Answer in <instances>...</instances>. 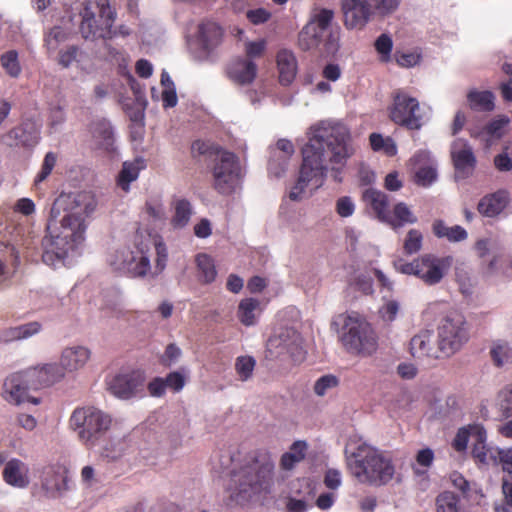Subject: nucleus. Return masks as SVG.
I'll return each mask as SVG.
<instances>
[{
	"label": "nucleus",
	"mask_w": 512,
	"mask_h": 512,
	"mask_svg": "<svg viewBox=\"0 0 512 512\" xmlns=\"http://www.w3.org/2000/svg\"><path fill=\"white\" fill-rule=\"evenodd\" d=\"M350 141V133L342 125L313 126L311 136L302 148L303 160L299 177L289 193V198L293 201L300 200L305 188L313 179L322 182L328 172L327 163L332 165L333 179L341 182L343 168L354 153Z\"/></svg>",
	"instance_id": "obj_1"
},
{
	"label": "nucleus",
	"mask_w": 512,
	"mask_h": 512,
	"mask_svg": "<svg viewBox=\"0 0 512 512\" xmlns=\"http://www.w3.org/2000/svg\"><path fill=\"white\" fill-rule=\"evenodd\" d=\"M345 453L347 467L359 482L382 486L393 479L395 466L391 457L361 439L350 438Z\"/></svg>",
	"instance_id": "obj_2"
},
{
	"label": "nucleus",
	"mask_w": 512,
	"mask_h": 512,
	"mask_svg": "<svg viewBox=\"0 0 512 512\" xmlns=\"http://www.w3.org/2000/svg\"><path fill=\"white\" fill-rule=\"evenodd\" d=\"M274 462L268 453H257L230 472L227 491L231 501L243 505L254 495L267 491L271 485Z\"/></svg>",
	"instance_id": "obj_3"
},
{
	"label": "nucleus",
	"mask_w": 512,
	"mask_h": 512,
	"mask_svg": "<svg viewBox=\"0 0 512 512\" xmlns=\"http://www.w3.org/2000/svg\"><path fill=\"white\" fill-rule=\"evenodd\" d=\"M63 378L62 370L57 364H47L43 367H30L9 375L3 384L2 397L13 405L25 402L39 404L40 400L30 396V390L49 387Z\"/></svg>",
	"instance_id": "obj_4"
},
{
	"label": "nucleus",
	"mask_w": 512,
	"mask_h": 512,
	"mask_svg": "<svg viewBox=\"0 0 512 512\" xmlns=\"http://www.w3.org/2000/svg\"><path fill=\"white\" fill-rule=\"evenodd\" d=\"M48 235L42 240V260L48 265H55L56 261H63L69 254L85 240V232L71 225L50 217L47 224Z\"/></svg>",
	"instance_id": "obj_5"
},
{
	"label": "nucleus",
	"mask_w": 512,
	"mask_h": 512,
	"mask_svg": "<svg viewBox=\"0 0 512 512\" xmlns=\"http://www.w3.org/2000/svg\"><path fill=\"white\" fill-rule=\"evenodd\" d=\"M332 325H342L344 330L340 340L345 350L353 355L370 356L378 347L377 336L365 319L349 315L339 314Z\"/></svg>",
	"instance_id": "obj_6"
},
{
	"label": "nucleus",
	"mask_w": 512,
	"mask_h": 512,
	"mask_svg": "<svg viewBox=\"0 0 512 512\" xmlns=\"http://www.w3.org/2000/svg\"><path fill=\"white\" fill-rule=\"evenodd\" d=\"M96 207V197L90 191L61 194L51 208V215L57 217L62 209L65 213L60 220L86 233V220L94 213Z\"/></svg>",
	"instance_id": "obj_7"
},
{
	"label": "nucleus",
	"mask_w": 512,
	"mask_h": 512,
	"mask_svg": "<svg viewBox=\"0 0 512 512\" xmlns=\"http://www.w3.org/2000/svg\"><path fill=\"white\" fill-rule=\"evenodd\" d=\"M69 422L80 441L87 448H93L109 430L111 418L93 406H86L76 408Z\"/></svg>",
	"instance_id": "obj_8"
},
{
	"label": "nucleus",
	"mask_w": 512,
	"mask_h": 512,
	"mask_svg": "<svg viewBox=\"0 0 512 512\" xmlns=\"http://www.w3.org/2000/svg\"><path fill=\"white\" fill-rule=\"evenodd\" d=\"M79 31L86 40L112 39L118 32L113 29L115 13L107 3V0H100L95 9L86 3L83 6Z\"/></svg>",
	"instance_id": "obj_9"
},
{
	"label": "nucleus",
	"mask_w": 512,
	"mask_h": 512,
	"mask_svg": "<svg viewBox=\"0 0 512 512\" xmlns=\"http://www.w3.org/2000/svg\"><path fill=\"white\" fill-rule=\"evenodd\" d=\"M453 263L451 256L437 257L434 254H424L412 262L403 259L394 261L395 269L405 275H413L426 285H436L441 282Z\"/></svg>",
	"instance_id": "obj_10"
},
{
	"label": "nucleus",
	"mask_w": 512,
	"mask_h": 512,
	"mask_svg": "<svg viewBox=\"0 0 512 512\" xmlns=\"http://www.w3.org/2000/svg\"><path fill=\"white\" fill-rule=\"evenodd\" d=\"M399 0H341L344 25L348 29H362L370 20L373 8L381 14L393 12Z\"/></svg>",
	"instance_id": "obj_11"
},
{
	"label": "nucleus",
	"mask_w": 512,
	"mask_h": 512,
	"mask_svg": "<svg viewBox=\"0 0 512 512\" xmlns=\"http://www.w3.org/2000/svg\"><path fill=\"white\" fill-rule=\"evenodd\" d=\"M392 103L388 106L389 119L409 130H419L423 126L420 103L404 89H396L391 94Z\"/></svg>",
	"instance_id": "obj_12"
},
{
	"label": "nucleus",
	"mask_w": 512,
	"mask_h": 512,
	"mask_svg": "<svg viewBox=\"0 0 512 512\" xmlns=\"http://www.w3.org/2000/svg\"><path fill=\"white\" fill-rule=\"evenodd\" d=\"M438 345L444 357L458 351L468 340L466 321L463 315L452 311L444 316L438 327Z\"/></svg>",
	"instance_id": "obj_13"
},
{
	"label": "nucleus",
	"mask_w": 512,
	"mask_h": 512,
	"mask_svg": "<svg viewBox=\"0 0 512 512\" xmlns=\"http://www.w3.org/2000/svg\"><path fill=\"white\" fill-rule=\"evenodd\" d=\"M241 168L233 152L219 151L212 166L213 188L222 195L232 194L240 181Z\"/></svg>",
	"instance_id": "obj_14"
},
{
	"label": "nucleus",
	"mask_w": 512,
	"mask_h": 512,
	"mask_svg": "<svg viewBox=\"0 0 512 512\" xmlns=\"http://www.w3.org/2000/svg\"><path fill=\"white\" fill-rule=\"evenodd\" d=\"M109 265L116 272L137 278L144 277L151 268L150 259L143 248H122L109 256Z\"/></svg>",
	"instance_id": "obj_15"
},
{
	"label": "nucleus",
	"mask_w": 512,
	"mask_h": 512,
	"mask_svg": "<svg viewBox=\"0 0 512 512\" xmlns=\"http://www.w3.org/2000/svg\"><path fill=\"white\" fill-rule=\"evenodd\" d=\"M334 12L330 9H321L314 17V22L306 25L299 34V43L304 50L318 46L319 38L331 24Z\"/></svg>",
	"instance_id": "obj_16"
},
{
	"label": "nucleus",
	"mask_w": 512,
	"mask_h": 512,
	"mask_svg": "<svg viewBox=\"0 0 512 512\" xmlns=\"http://www.w3.org/2000/svg\"><path fill=\"white\" fill-rule=\"evenodd\" d=\"M145 375L135 370L116 375L110 383L111 392L121 399H129L143 391Z\"/></svg>",
	"instance_id": "obj_17"
},
{
	"label": "nucleus",
	"mask_w": 512,
	"mask_h": 512,
	"mask_svg": "<svg viewBox=\"0 0 512 512\" xmlns=\"http://www.w3.org/2000/svg\"><path fill=\"white\" fill-rule=\"evenodd\" d=\"M451 158L454 168L463 175H469L476 167V157L469 143L461 138L453 141L451 145Z\"/></svg>",
	"instance_id": "obj_18"
},
{
	"label": "nucleus",
	"mask_w": 512,
	"mask_h": 512,
	"mask_svg": "<svg viewBox=\"0 0 512 512\" xmlns=\"http://www.w3.org/2000/svg\"><path fill=\"white\" fill-rule=\"evenodd\" d=\"M67 472L60 466L46 467L42 472V489L45 491L46 496L56 498L68 489Z\"/></svg>",
	"instance_id": "obj_19"
},
{
	"label": "nucleus",
	"mask_w": 512,
	"mask_h": 512,
	"mask_svg": "<svg viewBox=\"0 0 512 512\" xmlns=\"http://www.w3.org/2000/svg\"><path fill=\"white\" fill-rule=\"evenodd\" d=\"M6 484L15 488H26L29 483V467L18 458L8 460L2 472Z\"/></svg>",
	"instance_id": "obj_20"
},
{
	"label": "nucleus",
	"mask_w": 512,
	"mask_h": 512,
	"mask_svg": "<svg viewBox=\"0 0 512 512\" xmlns=\"http://www.w3.org/2000/svg\"><path fill=\"white\" fill-rule=\"evenodd\" d=\"M227 75L238 85H249L256 78L257 65L249 59L237 58L227 67Z\"/></svg>",
	"instance_id": "obj_21"
},
{
	"label": "nucleus",
	"mask_w": 512,
	"mask_h": 512,
	"mask_svg": "<svg viewBox=\"0 0 512 512\" xmlns=\"http://www.w3.org/2000/svg\"><path fill=\"white\" fill-rule=\"evenodd\" d=\"M432 335L428 331H423L410 340V353L416 359H439L444 358L440 347L431 346Z\"/></svg>",
	"instance_id": "obj_22"
},
{
	"label": "nucleus",
	"mask_w": 512,
	"mask_h": 512,
	"mask_svg": "<svg viewBox=\"0 0 512 512\" xmlns=\"http://www.w3.org/2000/svg\"><path fill=\"white\" fill-rule=\"evenodd\" d=\"M508 203V192L498 190L481 198L477 205V210L482 216L492 218L499 215L506 208Z\"/></svg>",
	"instance_id": "obj_23"
},
{
	"label": "nucleus",
	"mask_w": 512,
	"mask_h": 512,
	"mask_svg": "<svg viewBox=\"0 0 512 512\" xmlns=\"http://www.w3.org/2000/svg\"><path fill=\"white\" fill-rule=\"evenodd\" d=\"M363 201L371 208L376 218L385 223L390 214V200L384 192L368 188L363 192Z\"/></svg>",
	"instance_id": "obj_24"
},
{
	"label": "nucleus",
	"mask_w": 512,
	"mask_h": 512,
	"mask_svg": "<svg viewBox=\"0 0 512 512\" xmlns=\"http://www.w3.org/2000/svg\"><path fill=\"white\" fill-rule=\"evenodd\" d=\"M90 357V351L82 346L66 348L61 355L60 365L62 372L75 371L82 368ZM65 373H63V376Z\"/></svg>",
	"instance_id": "obj_25"
},
{
	"label": "nucleus",
	"mask_w": 512,
	"mask_h": 512,
	"mask_svg": "<svg viewBox=\"0 0 512 512\" xmlns=\"http://www.w3.org/2000/svg\"><path fill=\"white\" fill-rule=\"evenodd\" d=\"M223 37L222 28L215 22L204 21L198 26L197 39L203 50L209 52L217 47Z\"/></svg>",
	"instance_id": "obj_26"
},
{
	"label": "nucleus",
	"mask_w": 512,
	"mask_h": 512,
	"mask_svg": "<svg viewBox=\"0 0 512 512\" xmlns=\"http://www.w3.org/2000/svg\"><path fill=\"white\" fill-rule=\"evenodd\" d=\"M279 81L282 85H289L297 73V61L294 54L288 50H281L276 56Z\"/></svg>",
	"instance_id": "obj_27"
},
{
	"label": "nucleus",
	"mask_w": 512,
	"mask_h": 512,
	"mask_svg": "<svg viewBox=\"0 0 512 512\" xmlns=\"http://www.w3.org/2000/svg\"><path fill=\"white\" fill-rule=\"evenodd\" d=\"M417 221V216L412 212L409 206L405 202H398L393 206L385 223L392 229L397 230L405 225L415 224Z\"/></svg>",
	"instance_id": "obj_28"
},
{
	"label": "nucleus",
	"mask_w": 512,
	"mask_h": 512,
	"mask_svg": "<svg viewBox=\"0 0 512 512\" xmlns=\"http://www.w3.org/2000/svg\"><path fill=\"white\" fill-rule=\"evenodd\" d=\"M469 107L477 112H491L495 108V96L491 91L470 90L467 94Z\"/></svg>",
	"instance_id": "obj_29"
},
{
	"label": "nucleus",
	"mask_w": 512,
	"mask_h": 512,
	"mask_svg": "<svg viewBox=\"0 0 512 512\" xmlns=\"http://www.w3.org/2000/svg\"><path fill=\"white\" fill-rule=\"evenodd\" d=\"M260 313V301L254 298H245L239 303L237 317L243 325L253 326L257 323Z\"/></svg>",
	"instance_id": "obj_30"
},
{
	"label": "nucleus",
	"mask_w": 512,
	"mask_h": 512,
	"mask_svg": "<svg viewBox=\"0 0 512 512\" xmlns=\"http://www.w3.org/2000/svg\"><path fill=\"white\" fill-rule=\"evenodd\" d=\"M472 429L474 430L472 456L478 462L488 464L490 449L486 445V430L480 424H476Z\"/></svg>",
	"instance_id": "obj_31"
},
{
	"label": "nucleus",
	"mask_w": 512,
	"mask_h": 512,
	"mask_svg": "<svg viewBox=\"0 0 512 512\" xmlns=\"http://www.w3.org/2000/svg\"><path fill=\"white\" fill-rule=\"evenodd\" d=\"M432 231L438 238H446L451 242L463 241L467 238V231L459 226L455 225L448 227L443 220H435L432 225Z\"/></svg>",
	"instance_id": "obj_32"
},
{
	"label": "nucleus",
	"mask_w": 512,
	"mask_h": 512,
	"mask_svg": "<svg viewBox=\"0 0 512 512\" xmlns=\"http://www.w3.org/2000/svg\"><path fill=\"white\" fill-rule=\"evenodd\" d=\"M306 443L304 441L294 442L290 450L285 452L280 459V467L283 470H292L297 463L305 458Z\"/></svg>",
	"instance_id": "obj_33"
},
{
	"label": "nucleus",
	"mask_w": 512,
	"mask_h": 512,
	"mask_svg": "<svg viewBox=\"0 0 512 512\" xmlns=\"http://www.w3.org/2000/svg\"><path fill=\"white\" fill-rule=\"evenodd\" d=\"M6 138L9 140L10 146H33L38 142V137L35 132L27 131L23 126H18L11 129Z\"/></svg>",
	"instance_id": "obj_34"
},
{
	"label": "nucleus",
	"mask_w": 512,
	"mask_h": 512,
	"mask_svg": "<svg viewBox=\"0 0 512 512\" xmlns=\"http://www.w3.org/2000/svg\"><path fill=\"white\" fill-rule=\"evenodd\" d=\"M92 134L101 147L105 148L106 150H109L112 147L114 137L113 129L109 122L105 120L95 122L92 125Z\"/></svg>",
	"instance_id": "obj_35"
},
{
	"label": "nucleus",
	"mask_w": 512,
	"mask_h": 512,
	"mask_svg": "<svg viewBox=\"0 0 512 512\" xmlns=\"http://www.w3.org/2000/svg\"><path fill=\"white\" fill-rule=\"evenodd\" d=\"M196 264L199 271L200 279L204 283H211L217 276L214 260L211 256L205 253H200L196 256Z\"/></svg>",
	"instance_id": "obj_36"
},
{
	"label": "nucleus",
	"mask_w": 512,
	"mask_h": 512,
	"mask_svg": "<svg viewBox=\"0 0 512 512\" xmlns=\"http://www.w3.org/2000/svg\"><path fill=\"white\" fill-rule=\"evenodd\" d=\"M174 216L171 223L176 228H182L186 226L190 220L192 214L191 204L186 199H178L174 204Z\"/></svg>",
	"instance_id": "obj_37"
},
{
	"label": "nucleus",
	"mask_w": 512,
	"mask_h": 512,
	"mask_svg": "<svg viewBox=\"0 0 512 512\" xmlns=\"http://www.w3.org/2000/svg\"><path fill=\"white\" fill-rule=\"evenodd\" d=\"M139 176V167L131 162H124L117 177V185L125 192L129 191L130 183Z\"/></svg>",
	"instance_id": "obj_38"
},
{
	"label": "nucleus",
	"mask_w": 512,
	"mask_h": 512,
	"mask_svg": "<svg viewBox=\"0 0 512 512\" xmlns=\"http://www.w3.org/2000/svg\"><path fill=\"white\" fill-rule=\"evenodd\" d=\"M491 358L494 364L498 367L511 361L512 350L508 343L505 341L498 340L493 343L490 350Z\"/></svg>",
	"instance_id": "obj_39"
},
{
	"label": "nucleus",
	"mask_w": 512,
	"mask_h": 512,
	"mask_svg": "<svg viewBox=\"0 0 512 512\" xmlns=\"http://www.w3.org/2000/svg\"><path fill=\"white\" fill-rule=\"evenodd\" d=\"M496 405L502 417L509 418L512 416V384L499 391Z\"/></svg>",
	"instance_id": "obj_40"
},
{
	"label": "nucleus",
	"mask_w": 512,
	"mask_h": 512,
	"mask_svg": "<svg viewBox=\"0 0 512 512\" xmlns=\"http://www.w3.org/2000/svg\"><path fill=\"white\" fill-rule=\"evenodd\" d=\"M416 465H413V471L416 475H423L430 468L434 461V452L430 448H424L417 452Z\"/></svg>",
	"instance_id": "obj_41"
},
{
	"label": "nucleus",
	"mask_w": 512,
	"mask_h": 512,
	"mask_svg": "<svg viewBox=\"0 0 512 512\" xmlns=\"http://www.w3.org/2000/svg\"><path fill=\"white\" fill-rule=\"evenodd\" d=\"M459 498L450 491H445L436 498L437 512H458Z\"/></svg>",
	"instance_id": "obj_42"
},
{
	"label": "nucleus",
	"mask_w": 512,
	"mask_h": 512,
	"mask_svg": "<svg viewBox=\"0 0 512 512\" xmlns=\"http://www.w3.org/2000/svg\"><path fill=\"white\" fill-rule=\"evenodd\" d=\"M0 62L9 76L16 78L20 75L21 67L18 61V53L15 50L4 53L0 58Z\"/></svg>",
	"instance_id": "obj_43"
},
{
	"label": "nucleus",
	"mask_w": 512,
	"mask_h": 512,
	"mask_svg": "<svg viewBox=\"0 0 512 512\" xmlns=\"http://www.w3.org/2000/svg\"><path fill=\"white\" fill-rule=\"evenodd\" d=\"M256 361L252 356H239L235 362V370L241 381H247L253 374Z\"/></svg>",
	"instance_id": "obj_44"
},
{
	"label": "nucleus",
	"mask_w": 512,
	"mask_h": 512,
	"mask_svg": "<svg viewBox=\"0 0 512 512\" xmlns=\"http://www.w3.org/2000/svg\"><path fill=\"white\" fill-rule=\"evenodd\" d=\"M423 235L417 229H410L404 240L403 249L405 254L412 255L422 248Z\"/></svg>",
	"instance_id": "obj_45"
},
{
	"label": "nucleus",
	"mask_w": 512,
	"mask_h": 512,
	"mask_svg": "<svg viewBox=\"0 0 512 512\" xmlns=\"http://www.w3.org/2000/svg\"><path fill=\"white\" fill-rule=\"evenodd\" d=\"M375 50L379 54L381 62L387 63L391 59L393 49L392 38L388 34H381L374 43Z\"/></svg>",
	"instance_id": "obj_46"
},
{
	"label": "nucleus",
	"mask_w": 512,
	"mask_h": 512,
	"mask_svg": "<svg viewBox=\"0 0 512 512\" xmlns=\"http://www.w3.org/2000/svg\"><path fill=\"white\" fill-rule=\"evenodd\" d=\"M476 424H470L467 427H462L458 430L455 438L453 439L452 446L457 452H463L467 448L469 440L474 439L473 427Z\"/></svg>",
	"instance_id": "obj_47"
},
{
	"label": "nucleus",
	"mask_w": 512,
	"mask_h": 512,
	"mask_svg": "<svg viewBox=\"0 0 512 512\" xmlns=\"http://www.w3.org/2000/svg\"><path fill=\"white\" fill-rule=\"evenodd\" d=\"M69 33L60 26L53 27L45 37V44L48 50L55 51L59 44L65 42Z\"/></svg>",
	"instance_id": "obj_48"
},
{
	"label": "nucleus",
	"mask_w": 512,
	"mask_h": 512,
	"mask_svg": "<svg viewBox=\"0 0 512 512\" xmlns=\"http://www.w3.org/2000/svg\"><path fill=\"white\" fill-rule=\"evenodd\" d=\"M289 160L274 151L268 162V172L276 178L283 176L287 170Z\"/></svg>",
	"instance_id": "obj_49"
},
{
	"label": "nucleus",
	"mask_w": 512,
	"mask_h": 512,
	"mask_svg": "<svg viewBox=\"0 0 512 512\" xmlns=\"http://www.w3.org/2000/svg\"><path fill=\"white\" fill-rule=\"evenodd\" d=\"M56 162H57V156L55 153L48 152L45 155L41 169L38 172V174L36 175L35 180H34V185L36 187H38L40 183H42L43 181H45L48 178V176L51 174L52 170L54 169Z\"/></svg>",
	"instance_id": "obj_50"
},
{
	"label": "nucleus",
	"mask_w": 512,
	"mask_h": 512,
	"mask_svg": "<svg viewBox=\"0 0 512 512\" xmlns=\"http://www.w3.org/2000/svg\"><path fill=\"white\" fill-rule=\"evenodd\" d=\"M219 151H224L219 146L211 144L203 140H196L192 143L191 153L193 157L200 155H208L217 157Z\"/></svg>",
	"instance_id": "obj_51"
},
{
	"label": "nucleus",
	"mask_w": 512,
	"mask_h": 512,
	"mask_svg": "<svg viewBox=\"0 0 512 512\" xmlns=\"http://www.w3.org/2000/svg\"><path fill=\"white\" fill-rule=\"evenodd\" d=\"M339 384V379L332 375H324L320 377L314 384V392L318 396H324L328 390L337 387Z\"/></svg>",
	"instance_id": "obj_52"
},
{
	"label": "nucleus",
	"mask_w": 512,
	"mask_h": 512,
	"mask_svg": "<svg viewBox=\"0 0 512 512\" xmlns=\"http://www.w3.org/2000/svg\"><path fill=\"white\" fill-rule=\"evenodd\" d=\"M437 178L436 169L431 166H424L417 170L415 174V182L419 186L428 187Z\"/></svg>",
	"instance_id": "obj_53"
},
{
	"label": "nucleus",
	"mask_w": 512,
	"mask_h": 512,
	"mask_svg": "<svg viewBox=\"0 0 512 512\" xmlns=\"http://www.w3.org/2000/svg\"><path fill=\"white\" fill-rule=\"evenodd\" d=\"M166 389H170L174 392H179L183 389L186 383L185 375L179 371H173L163 378Z\"/></svg>",
	"instance_id": "obj_54"
},
{
	"label": "nucleus",
	"mask_w": 512,
	"mask_h": 512,
	"mask_svg": "<svg viewBox=\"0 0 512 512\" xmlns=\"http://www.w3.org/2000/svg\"><path fill=\"white\" fill-rule=\"evenodd\" d=\"M336 212L340 217H350L355 211V204L351 197L342 196L336 201Z\"/></svg>",
	"instance_id": "obj_55"
},
{
	"label": "nucleus",
	"mask_w": 512,
	"mask_h": 512,
	"mask_svg": "<svg viewBox=\"0 0 512 512\" xmlns=\"http://www.w3.org/2000/svg\"><path fill=\"white\" fill-rule=\"evenodd\" d=\"M509 123V118L506 116H499L498 118L489 122L485 128L486 133L494 136L501 137L504 127Z\"/></svg>",
	"instance_id": "obj_56"
},
{
	"label": "nucleus",
	"mask_w": 512,
	"mask_h": 512,
	"mask_svg": "<svg viewBox=\"0 0 512 512\" xmlns=\"http://www.w3.org/2000/svg\"><path fill=\"white\" fill-rule=\"evenodd\" d=\"M181 355V350L175 344H169L164 354L160 358V363L165 367H170Z\"/></svg>",
	"instance_id": "obj_57"
},
{
	"label": "nucleus",
	"mask_w": 512,
	"mask_h": 512,
	"mask_svg": "<svg viewBox=\"0 0 512 512\" xmlns=\"http://www.w3.org/2000/svg\"><path fill=\"white\" fill-rule=\"evenodd\" d=\"M399 311V303L395 300L387 301L379 310L383 320L392 322L395 320Z\"/></svg>",
	"instance_id": "obj_58"
},
{
	"label": "nucleus",
	"mask_w": 512,
	"mask_h": 512,
	"mask_svg": "<svg viewBox=\"0 0 512 512\" xmlns=\"http://www.w3.org/2000/svg\"><path fill=\"white\" fill-rule=\"evenodd\" d=\"M17 334H19V340L27 339L41 330V324L37 321L25 323L19 326H15Z\"/></svg>",
	"instance_id": "obj_59"
},
{
	"label": "nucleus",
	"mask_w": 512,
	"mask_h": 512,
	"mask_svg": "<svg viewBox=\"0 0 512 512\" xmlns=\"http://www.w3.org/2000/svg\"><path fill=\"white\" fill-rule=\"evenodd\" d=\"M246 17L252 24L259 25L267 22L271 17V13L264 8H257L248 10Z\"/></svg>",
	"instance_id": "obj_60"
},
{
	"label": "nucleus",
	"mask_w": 512,
	"mask_h": 512,
	"mask_svg": "<svg viewBox=\"0 0 512 512\" xmlns=\"http://www.w3.org/2000/svg\"><path fill=\"white\" fill-rule=\"evenodd\" d=\"M155 250H156V254H157L156 270L158 273H161L165 269L166 262L168 259L167 248L163 242L159 241V242L155 243Z\"/></svg>",
	"instance_id": "obj_61"
},
{
	"label": "nucleus",
	"mask_w": 512,
	"mask_h": 512,
	"mask_svg": "<svg viewBox=\"0 0 512 512\" xmlns=\"http://www.w3.org/2000/svg\"><path fill=\"white\" fill-rule=\"evenodd\" d=\"M266 48L265 40L249 41L245 44V52L249 58L260 57Z\"/></svg>",
	"instance_id": "obj_62"
},
{
	"label": "nucleus",
	"mask_w": 512,
	"mask_h": 512,
	"mask_svg": "<svg viewBox=\"0 0 512 512\" xmlns=\"http://www.w3.org/2000/svg\"><path fill=\"white\" fill-rule=\"evenodd\" d=\"M77 46H70L66 50L59 53V64L64 68L69 67L75 60L78 54Z\"/></svg>",
	"instance_id": "obj_63"
},
{
	"label": "nucleus",
	"mask_w": 512,
	"mask_h": 512,
	"mask_svg": "<svg viewBox=\"0 0 512 512\" xmlns=\"http://www.w3.org/2000/svg\"><path fill=\"white\" fill-rule=\"evenodd\" d=\"M14 211L24 216H30L35 212V204L30 198H20L15 203Z\"/></svg>",
	"instance_id": "obj_64"
}]
</instances>
